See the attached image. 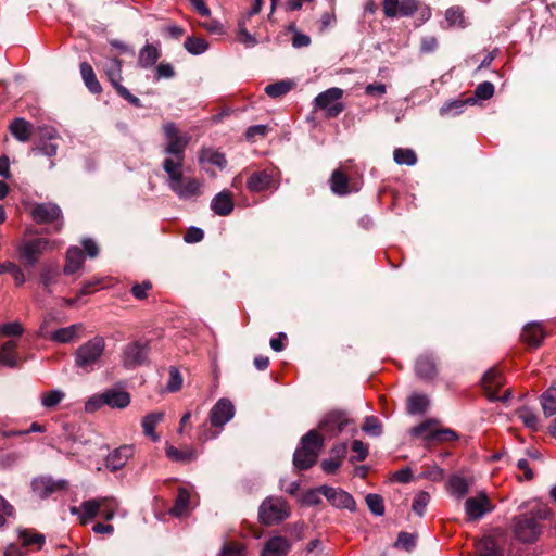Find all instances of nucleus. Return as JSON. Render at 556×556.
Segmentation results:
<instances>
[{"instance_id": "5fc2aeb1", "label": "nucleus", "mask_w": 556, "mask_h": 556, "mask_svg": "<svg viewBox=\"0 0 556 556\" xmlns=\"http://www.w3.org/2000/svg\"><path fill=\"white\" fill-rule=\"evenodd\" d=\"M363 431L372 437H379L382 433V425L375 416H367L362 427Z\"/></svg>"}, {"instance_id": "e2e57ef3", "label": "nucleus", "mask_w": 556, "mask_h": 556, "mask_svg": "<svg viewBox=\"0 0 556 556\" xmlns=\"http://www.w3.org/2000/svg\"><path fill=\"white\" fill-rule=\"evenodd\" d=\"M204 160H206L211 164L218 166L219 168H224L227 164V161H226L224 154H222L219 152L211 151V150L203 152V154L201 156V161H204Z\"/></svg>"}, {"instance_id": "f8f14e48", "label": "nucleus", "mask_w": 556, "mask_h": 556, "mask_svg": "<svg viewBox=\"0 0 556 556\" xmlns=\"http://www.w3.org/2000/svg\"><path fill=\"white\" fill-rule=\"evenodd\" d=\"M319 491H321L323 495L332 506L337 508H346L351 511L356 509V503L350 493L328 485L319 486Z\"/></svg>"}, {"instance_id": "bb28decb", "label": "nucleus", "mask_w": 556, "mask_h": 556, "mask_svg": "<svg viewBox=\"0 0 556 556\" xmlns=\"http://www.w3.org/2000/svg\"><path fill=\"white\" fill-rule=\"evenodd\" d=\"M9 129L16 140L27 142L31 137L33 125L25 118L18 117L11 122Z\"/></svg>"}, {"instance_id": "1a4fd4ad", "label": "nucleus", "mask_w": 556, "mask_h": 556, "mask_svg": "<svg viewBox=\"0 0 556 556\" xmlns=\"http://www.w3.org/2000/svg\"><path fill=\"white\" fill-rule=\"evenodd\" d=\"M168 187L180 200H194L203 193V181L191 176L181 175Z\"/></svg>"}, {"instance_id": "13d9d810", "label": "nucleus", "mask_w": 556, "mask_h": 556, "mask_svg": "<svg viewBox=\"0 0 556 556\" xmlns=\"http://www.w3.org/2000/svg\"><path fill=\"white\" fill-rule=\"evenodd\" d=\"M168 374H169V378H168V381H167L166 389L169 392H177L178 390L181 389V386H182L181 374L174 366L169 367Z\"/></svg>"}, {"instance_id": "f257e3e1", "label": "nucleus", "mask_w": 556, "mask_h": 556, "mask_svg": "<svg viewBox=\"0 0 556 556\" xmlns=\"http://www.w3.org/2000/svg\"><path fill=\"white\" fill-rule=\"evenodd\" d=\"M551 509L541 502H535L531 509L514 518L513 529L515 536L525 543L535 541L541 533L539 520L548 519Z\"/></svg>"}, {"instance_id": "de8ad7c7", "label": "nucleus", "mask_w": 556, "mask_h": 556, "mask_svg": "<svg viewBox=\"0 0 556 556\" xmlns=\"http://www.w3.org/2000/svg\"><path fill=\"white\" fill-rule=\"evenodd\" d=\"M516 414L527 428L531 429L532 431L538 430L539 418L530 408L521 407L517 409Z\"/></svg>"}, {"instance_id": "412c9836", "label": "nucleus", "mask_w": 556, "mask_h": 556, "mask_svg": "<svg viewBox=\"0 0 556 556\" xmlns=\"http://www.w3.org/2000/svg\"><path fill=\"white\" fill-rule=\"evenodd\" d=\"M416 375L425 380L434 379L438 375L434 358L431 355H421L415 364Z\"/></svg>"}, {"instance_id": "0eeeda50", "label": "nucleus", "mask_w": 556, "mask_h": 556, "mask_svg": "<svg viewBox=\"0 0 556 556\" xmlns=\"http://www.w3.org/2000/svg\"><path fill=\"white\" fill-rule=\"evenodd\" d=\"M148 341H132L126 344L122 350V364L126 369H135L147 364L149 355Z\"/></svg>"}, {"instance_id": "f03ea898", "label": "nucleus", "mask_w": 556, "mask_h": 556, "mask_svg": "<svg viewBox=\"0 0 556 556\" xmlns=\"http://www.w3.org/2000/svg\"><path fill=\"white\" fill-rule=\"evenodd\" d=\"M117 508L118 503L114 497L104 496L84 501L78 508L72 507L71 511L74 515L81 513L80 522L85 525L98 515L105 520H112Z\"/></svg>"}, {"instance_id": "052dcab7", "label": "nucleus", "mask_w": 556, "mask_h": 556, "mask_svg": "<svg viewBox=\"0 0 556 556\" xmlns=\"http://www.w3.org/2000/svg\"><path fill=\"white\" fill-rule=\"evenodd\" d=\"M220 556H245L244 546L239 542H227L220 551Z\"/></svg>"}, {"instance_id": "a18cd8bd", "label": "nucleus", "mask_w": 556, "mask_h": 556, "mask_svg": "<svg viewBox=\"0 0 556 556\" xmlns=\"http://www.w3.org/2000/svg\"><path fill=\"white\" fill-rule=\"evenodd\" d=\"M20 540L22 542V547L36 546L37 549H40L45 543V535L23 530L20 532Z\"/></svg>"}, {"instance_id": "9d476101", "label": "nucleus", "mask_w": 556, "mask_h": 556, "mask_svg": "<svg viewBox=\"0 0 556 556\" xmlns=\"http://www.w3.org/2000/svg\"><path fill=\"white\" fill-rule=\"evenodd\" d=\"M68 481L65 479L54 480L50 476L34 478L31 481V491L39 498H48L56 492L66 490Z\"/></svg>"}, {"instance_id": "7ed1b4c3", "label": "nucleus", "mask_w": 556, "mask_h": 556, "mask_svg": "<svg viewBox=\"0 0 556 556\" xmlns=\"http://www.w3.org/2000/svg\"><path fill=\"white\" fill-rule=\"evenodd\" d=\"M105 350V341L101 336H96L79 345L75 353V366L89 374L99 365Z\"/></svg>"}, {"instance_id": "9b49d317", "label": "nucleus", "mask_w": 556, "mask_h": 556, "mask_svg": "<svg viewBox=\"0 0 556 556\" xmlns=\"http://www.w3.org/2000/svg\"><path fill=\"white\" fill-rule=\"evenodd\" d=\"M48 245L49 240L45 238L25 240L18 247L20 257L26 265L35 266Z\"/></svg>"}, {"instance_id": "0e129e2a", "label": "nucleus", "mask_w": 556, "mask_h": 556, "mask_svg": "<svg viewBox=\"0 0 556 556\" xmlns=\"http://www.w3.org/2000/svg\"><path fill=\"white\" fill-rule=\"evenodd\" d=\"M352 451L356 454L351 457V462H363L368 456V447L359 440H354L352 443Z\"/></svg>"}, {"instance_id": "a19ab883", "label": "nucleus", "mask_w": 556, "mask_h": 556, "mask_svg": "<svg viewBox=\"0 0 556 556\" xmlns=\"http://www.w3.org/2000/svg\"><path fill=\"white\" fill-rule=\"evenodd\" d=\"M294 87L291 80H280L265 87V92L271 98H279L288 93Z\"/></svg>"}, {"instance_id": "2f4dec72", "label": "nucleus", "mask_w": 556, "mask_h": 556, "mask_svg": "<svg viewBox=\"0 0 556 556\" xmlns=\"http://www.w3.org/2000/svg\"><path fill=\"white\" fill-rule=\"evenodd\" d=\"M165 454L170 460L181 464H188L197 459V452L192 447L180 451L173 445L166 444Z\"/></svg>"}, {"instance_id": "5701e85b", "label": "nucleus", "mask_w": 556, "mask_h": 556, "mask_svg": "<svg viewBox=\"0 0 556 556\" xmlns=\"http://www.w3.org/2000/svg\"><path fill=\"white\" fill-rule=\"evenodd\" d=\"M329 185L331 191L340 197L346 195L352 191L350 188L349 177L341 168H337L332 172Z\"/></svg>"}, {"instance_id": "8fccbe9b", "label": "nucleus", "mask_w": 556, "mask_h": 556, "mask_svg": "<svg viewBox=\"0 0 556 556\" xmlns=\"http://www.w3.org/2000/svg\"><path fill=\"white\" fill-rule=\"evenodd\" d=\"M448 488L454 495L463 497L467 494L469 485L465 478L453 476L448 480Z\"/></svg>"}, {"instance_id": "a211bd4d", "label": "nucleus", "mask_w": 556, "mask_h": 556, "mask_svg": "<svg viewBox=\"0 0 556 556\" xmlns=\"http://www.w3.org/2000/svg\"><path fill=\"white\" fill-rule=\"evenodd\" d=\"M233 207L232 193L229 190L220 191L211 201V210L219 216H228Z\"/></svg>"}, {"instance_id": "aec40b11", "label": "nucleus", "mask_w": 556, "mask_h": 556, "mask_svg": "<svg viewBox=\"0 0 556 556\" xmlns=\"http://www.w3.org/2000/svg\"><path fill=\"white\" fill-rule=\"evenodd\" d=\"M323 447L324 438L316 430H309L302 437L300 446L298 448L303 450L306 453L314 454L315 460H317L319 452Z\"/></svg>"}, {"instance_id": "58836bf2", "label": "nucleus", "mask_w": 556, "mask_h": 556, "mask_svg": "<svg viewBox=\"0 0 556 556\" xmlns=\"http://www.w3.org/2000/svg\"><path fill=\"white\" fill-rule=\"evenodd\" d=\"M541 404L545 416L556 414V387H549L541 396Z\"/></svg>"}, {"instance_id": "79ce46f5", "label": "nucleus", "mask_w": 556, "mask_h": 556, "mask_svg": "<svg viewBox=\"0 0 556 556\" xmlns=\"http://www.w3.org/2000/svg\"><path fill=\"white\" fill-rule=\"evenodd\" d=\"M316 463L315 455L296 448L293 454V465L300 470H307Z\"/></svg>"}, {"instance_id": "37998d69", "label": "nucleus", "mask_w": 556, "mask_h": 556, "mask_svg": "<svg viewBox=\"0 0 556 556\" xmlns=\"http://www.w3.org/2000/svg\"><path fill=\"white\" fill-rule=\"evenodd\" d=\"M478 556H501L496 542L493 538L486 536L477 543Z\"/></svg>"}, {"instance_id": "39448f33", "label": "nucleus", "mask_w": 556, "mask_h": 556, "mask_svg": "<svg viewBox=\"0 0 556 556\" xmlns=\"http://www.w3.org/2000/svg\"><path fill=\"white\" fill-rule=\"evenodd\" d=\"M342 97V89L338 87L329 88L314 99V108L315 110H323L326 118H334L344 110V104L340 101Z\"/></svg>"}, {"instance_id": "ddd939ff", "label": "nucleus", "mask_w": 556, "mask_h": 556, "mask_svg": "<svg viewBox=\"0 0 556 556\" xmlns=\"http://www.w3.org/2000/svg\"><path fill=\"white\" fill-rule=\"evenodd\" d=\"M349 424L350 419L345 412L331 410L319 422V429L330 435H338Z\"/></svg>"}, {"instance_id": "473e14b6", "label": "nucleus", "mask_w": 556, "mask_h": 556, "mask_svg": "<svg viewBox=\"0 0 556 556\" xmlns=\"http://www.w3.org/2000/svg\"><path fill=\"white\" fill-rule=\"evenodd\" d=\"M475 103H476V99L472 97H469L466 99H455V100L445 102L440 108V115L441 116H456L464 111V108L467 104H475Z\"/></svg>"}, {"instance_id": "4c0bfd02", "label": "nucleus", "mask_w": 556, "mask_h": 556, "mask_svg": "<svg viewBox=\"0 0 556 556\" xmlns=\"http://www.w3.org/2000/svg\"><path fill=\"white\" fill-rule=\"evenodd\" d=\"M429 406V399L424 394H412L407 400V413L410 415L422 414Z\"/></svg>"}, {"instance_id": "20e7f679", "label": "nucleus", "mask_w": 556, "mask_h": 556, "mask_svg": "<svg viewBox=\"0 0 556 556\" xmlns=\"http://www.w3.org/2000/svg\"><path fill=\"white\" fill-rule=\"evenodd\" d=\"M290 516V507L282 497H266L258 508L260 521L265 526L282 522Z\"/></svg>"}, {"instance_id": "c85d7f7f", "label": "nucleus", "mask_w": 556, "mask_h": 556, "mask_svg": "<svg viewBox=\"0 0 556 556\" xmlns=\"http://www.w3.org/2000/svg\"><path fill=\"white\" fill-rule=\"evenodd\" d=\"M79 68H80L81 78H83L84 84L87 87V89L93 94L101 93L102 87H101V84L99 83V80L97 79V76H96V73H94L92 66L87 62H83V63H80Z\"/></svg>"}, {"instance_id": "774afa93", "label": "nucleus", "mask_w": 556, "mask_h": 556, "mask_svg": "<svg viewBox=\"0 0 556 556\" xmlns=\"http://www.w3.org/2000/svg\"><path fill=\"white\" fill-rule=\"evenodd\" d=\"M37 132L39 136V141L53 142V140L59 138L58 131L51 126H39L37 128Z\"/></svg>"}, {"instance_id": "f3484780", "label": "nucleus", "mask_w": 556, "mask_h": 556, "mask_svg": "<svg viewBox=\"0 0 556 556\" xmlns=\"http://www.w3.org/2000/svg\"><path fill=\"white\" fill-rule=\"evenodd\" d=\"M481 382L488 399L492 402L498 400L497 389L504 383L501 374L496 369L491 368L483 375Z\"/></svg>"}, {"instance_id": "393cba45", "label": "nucleus", "mask_w": 556, "mask_h": 556, "mask_svg": "<svg viewBox=\"0 0 556 556\" xmlns=\"http://www.w3.org/2000/svg\"><path fill=\"white\" fill-rule=\"evenodd\" d=\"M85 256L78 247H72L66 252V262L63 268L65 275H72L79 270L84 264Z\"/></svg>"}, {"instance_id": "a878e982", "label": "nucleus", "mask_w": 556, "mask_h": 556, "mask_svg": "<svg viewBox=\"0 0 556 556\" xmlns=\"http://www.w3.org/2000/svg\"><path fill=\"white\" fill-rule=\"evenodd\" d=\"M103 394L105 395L104 402H106V406L111 408L123 409L130 403L129 393L123 390L109 389Z\"/></svg>"}, {"instance_id": "4d7b16f0", "label": "nucleus", "mask_w": 556, "mask_h": 556, "mask_svg": "<svg viewBox=\"0 0 556 556\" xmlns=\"http://www.w3.org/2000/svg\"><path fill=\"white\" fill-rule=\"evenodd\" d=\"M2 271L10 273L17 286H21L25 282V276L23 270L12 262L0 264V273Z\"/></svg>"}, {"instance_id": "c756f323", "label": "nucleus", "mask_w": 556, "mask_h": 556, "mask_svg": "<svg viewBox=\"0 0 556 556\" xmlns=\"http://www.w3.org/2000/svg\"><path fill=\"white\" fill-rule=\"evenodd\" d=\"M130 455V446H122L119 448H116L108 455L106 467L111 468V470L113 471H116L125 466Z\"/></svg>"}, {"instance_id": "f704fd0d", "label": "nucleus", "mask_w": 556, "mask_h": 556, "mask_svg": "<svg viewBox=\"0 0 556 556\" xmlns=\"http://www.w3.org/2000/svg\"><path fill=\"white\" fill-rule=\"evenodd\" d=\"M191 137L189 135H182L179 138H175L166 143L164 153L175 157L185 159V150L190 142Z\"/></svg>"}, {"instance_id": "cd10ccee", "label": "nucleus", "mask_w": 556, "mask_h": 556, "mask_svg": "<svg viewBox=\"0 0 556 556\" xmlns=\"http://www.w3.org/2000/svg\"><path fill=\"white\" fill-rule=\"evenodd\" d=\"M164 418L163 412H152L146 415L142 419V431L144 435L149 437L153 442L160 440L159 434L155 432V427Z\"/></svg>"}, {"instance_id": "4be33fe9", "label": "nucleus", "mask_w": 556, "mask_h": 556, "mask_svg": "<svg viewBox=\"0 0 556 556\" xmlns=\"http://www.w3.org/2000/svg\"><path fill=\"white\" fill-rule=\"evenodd\" d=\"M83 329V324H74L68 327L60 328L49 334V340L62 344L70 343L78 338V333Z\"/></svg>"}, {"instance_id": "6e6552de", "label": "nucleus", "mask_w": 556, "mask_h": 556, "mask_svg": "<svg viewBox=\"0 0 556 556\" xmlns=\"http://www.w3.org/2000/svg\"><path fill=\"white\" fill-rule=\"evenodd\" d=\"M30 216L39 225L56 223L55 231H60L63 225L62 210L55 203L35 204L30 210Z\"/></svg>"}, {"instance_id": "680f3d73", "label": "nucleus", "mask_w": 556, "mask_h": 556, "mask_svg": "<svg viewBox=\"0 0 556 556\" xmlns=\"http://www.w3.org/2000/svg\"><path fill=\"white\" fill-rule=\"evenodd\" d=\"M494 94V86L490 81H483L476 87L475 99L488 100Z\"/></svg>"}, {"instance_id": "338daca9", "label": "nucleus", "mask_w": 556, "mask_h": 556, "mask_svg": "<svg viewBox=\"0 0 556 556\" xmlns=\"http://www.w3.org/2000/svg\"><path fill=\"white\" fill-rule=\"evenodd\" d=\"M105 395L102 393L96 394L91 396L85 404V410L87 413H94L102 406L106 405V402H104Z\"/></svg>"}, {"instance_id": "dca6fc26", "label": "nucleus", "mask_w": 556, "mask_h": 556, "mask_svg": "<svg viewBox=\"0 0 556 556\" xmlns=\"http://www.w3.org/2000/svg\"><path fill=\"white\" fill-rule=\"evenodd\" d=\"M545 334L546 333L542 325L540 323L532 321L523 327L520 340L529 348L536 349L543 343Z\"/></svg>"}, {"instance_id": "423d86ee", "label": "nucleus", "mask_w": 556, "mask_h": 556, "mask_svg": "<svg viewBox=\"0 0 556 556\" xmlns=\"http://www.w3.org/2000/svg\"><path fill=\"white\" fill-rule=\"evenodd\" d=\"M122 60L117 58H112L105 63L103 70L109 80L113 85L114 89L116 90L117 94L126 101H128L134 106L141 108V100L138 97L131 94L129 90L119 83L122 80Z\"/></svg>"}, {"instance_id": "72a5a7b5", "label": "nucleus", "mask_w": 556, "mask_h": 556, "mask_svg": "<svg viewBox=\"0 0 556 556\" xmlns=\"http://www.w3.org/2000/svg\"><path fill=\"white\" fill-rule=\"evenodd\" d=\"M185 159L179 157H166L163 161V169L167 174L168 179L167 184L170 185L172 182L176 181L180 178L182 174V165H184Z\"/></svg>"}, {"instance_id": "c03bdc74", "label": "nucleus", "mask_w": 556, "mask_h": 556, "mask_svg": "<svg viewBox=\"0 0 556 556\" xmlns=\"http://www.w3.org/2000/svg\"><path fill=\"white\" fill-rule=\"evenodd\" d=\"M184 47L189 53L199 55L207 50L208 43L203 38L190 36L185 40Z\"/></svg>"}, {"instance_id": "09e8293b", "label": "nucleus", "mask_w": 556, "mask_h": 556, "mask_svg": "<svg viewBox=\"0 0 556 556\" xmlns=\"http://www.w3.org/2000/svg\"><path fill=\"white\" fill-rule=\"evenodd\" d=\"M457 439V434L452 429H440L429 432V434L426 435V442H447L453 441Z\"/></svg>"}, {"instance_id": "4468645a", "label": "nucleus", "mask_w": 556, "mask_h": 556, "mask_svg": "<svg viewBox=\"0 0 556 556\" xmlns=\"http://www.w3.org/2000/svg\"><path fill=\"white\" fill-rule=\"evenodd\" d=\"M235 415V407L228 399H220L210 412V420L213 427H223Z\"/></svg>"}, {"instance_id": "6e6d98bb", "label": "nucleus", "mask_w": 556, "mask_h": 556, "mask_svg": "<svg viewBox=\"0 0 556 556\" xmlns=\"http://www.w3.org/2000/svg\"><path fill=\"white\" fill-rule=\"evenodd\" d=\"M65 394L60 390L46 392L41 396V404L47 408H53L64 399Z\"/></svg>"}, {"instance_id": "6ab92c4d", "label": "nucleus", "mask_w": 556, "mask_h": 556, "mask_svg": "<svg viewBox=\"0 0 556 556\" xmlns=\"http://www.w3.org/2000/svg\"><path fill=\"white\" fill-rule=\"evenodd\" d=\"M290 548L288 539L280 535L273 536L265 543L261 556H287Z\"/></svg>"}, {"instance_id": "49530a36", "label": "nucleus", "mask_w": 556, "mask_h": 556, "mask_svg": "<svg viewBox=\"0 0 556 556\" xmlns=\"http://www.w3.org/2000/svg\"><path fill=\"white\" fill-rule=\"evenodd\" d=\"M393 157L399 165H415L417 155L412 149L397 148L394 150Z\"/></svg>"}, {"instance_id": "603ef678", "label": "nucleus", "mask_w": 556, "mask_h": 556, "mask_svg": "<svg viewBox=\"0 0 556 556\" xmlns=\"http://www.w3.org/2000/svg\"><path fill=\"white\" fill-rule=\"evenodd\" d=\"M430 495L425 491L418 492L413 501L412 509L418 516H424L426 507L429 504Z\"/></svg>"}, {"instance_id": "3c124183", "label": "nucleus", "mask_w": 556, "mask_h": 556, "mask_svg": "<svg viewBox=\"0 0 556 556\" xmlns=\"http://www.w3.org/2000/svg\"><path fill=\"white\" fill-rule=\"evenodd\" d=\"M366 504L369 510L376 516L384 514V502L381 495L370 493L366 496Z\"/></svg>"}, {"instance_id": "2eb2a0df", "label": "nucleus", "mask_w": 556, "mask_h": 556, "mask_svg": "<svg viewBox=\"0 0 556 556\" xmlns=\"http://www.w3.org/2000/svg\"><path fill=\"white\" fill-rule=\"evenodd\" d=\"M489 497L485 493H480L478 496L468 497L465 502V510L470 520L481 518L485 513L492 510Z\"/></svg>"}, {"instance_id": "c9c22d12", "label": "nucleus", "mask_w": 556, "mask_h": 556, "mask_svg": "<svg viewBox=\"0 0 556 556\" xmlns=\"http://www.w3.org/2000/svg\"><path fill=\"white\" fill-rule=\"evenodd\" d=\"M161 53L159 49L150 43H147L140 51L138 55V64L143 68H149L153 66L156 61L160 59Z\"/></svg>"}, {"instance_id": "ea45409f", "label": "nucleus", "mask_w": 556, "mask_h": 556, "mask_svg": "<svg viewBox=\"0 0 556 556\" xmlns=\"http://www.w3.org/2000/svg\"><path fill=\"white\" fill-rule=\"evenodd\" d=\"M190 502L189 492L180 488L175 501V505L169 509V514L175 517H180L188 508Z\"/></svg>"}, {"instance_id": "e433bc0d", "label": "nucleus", "mask_w": 556, "mask_h": 556, "mask_svg": "<svg viewBox=\"0 0 556 556\" xmlns=\"http://www.w3.org/2000/svg\"><path fill=\"white\" fill-rule=\"evenodd\" d=\"M16 342L13 340L7 341L0 349V364L10 368L17 366V356L15 353Z\"/></svg>"}, {"instance_id": "69168bd1", "label": "nucleus", "mask_w": 556, "mask_h": 556, "mask_svg": "<svg viewBox=\"0 0 556 556\" xmlns=\"http://www.w3.org/2000/svg\"><path fill=\"white\" fill-rule=\"evenodd\" d=\"M418 10L416 0H401L397 8V15L412 16Z\"/></svg>"}, {"instance_id": "b1692460", "label": "nucleus", "mask_w": 556, "mask_h": 556, "mask_svg": "<svg viewBox=\"0 0 556 556\" xmlns=\"http://www.w3.org/2000/svg\"><path fill=\"white\" fill-rule=\"evenodd\" d=\"M273 177L265 170L254 172L247 181V188L252 192H262L270 188Z\"/></svg>"}, {"instance_id": "bf43d9fd", "label": "nucleus", "mask_w": 556, "mask_h": 556, "mask_svg": "<svg viewBox=\"0 0 556 556\" xmlns=\"http://www.w3.org/2000/svg\"><path fill=\"white\" fill-rule=\"evenodd\" d=\"M58 143L49 141H38L37 146L33 148V153H40L46 156H54L58 152Z\"/></svg>"}, {"instance_id": "864d4df0", "label": "nucleus", "mask_w": 556, "mask_h": 556, "mask_svg": "<svg viewBox=\"0 0 556 556\" xmlns=\"http://www.w3.org/2000/svg\"><path fill=\"white\" fill-rule=\"evenodd\" d=\"M445 18L450 26H465L464 11L459 7H452L447 9Z\"/></svg>"}, {"instance_id": "7c9ffc66", "label": "nucleus", "mask_w": 556, "mask_h": 556, "mask_svg": "<svg viewBox=\"0 0 556 556\" xmlns=\"http://www.w3.org/2000/svg\"><path fill=\"white\" fill-rule=\"evenodd\" d=\"M39 278L45 291L51 293L52 287L56 285L60 279L59 266L56 264L45 265Z\"/></svg>"}]
</instances>
